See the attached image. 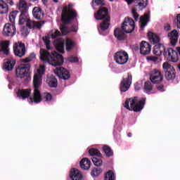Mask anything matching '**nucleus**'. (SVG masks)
<instances>
[{"label": "nucleus", "mask_w": 180, "mask_h": 180, "mask_svg": "<svg viewBox=\"0 0 180 180\" xmlns=\"http://www.w3.org/2000/svg\"><path fill=\"white\" fill-rule=\"evenodd\" d=\"M168 56L169 60V61H172V63H176L178 60H179V58L178 57V52L172 49V48H169L168 49Z\"/></svg>", "instance_id": "21"}, {"label": "nucleus", "mask_w": 180, "mask_h": 180, "mask_svg": "<svg viewBox=\"0 0 180 180\" xmlns=\"http://www.w3.org/2000/svg\"><path fill=\"white\" fill-rule=\"evenodd\" d=\"M18 13H19L18 11H14L10 13L8 18L12 25H15V20L16 19V16H18Z\"/></svg>", "instance_id": "32"}, {"label": "nucleus", "mask_w": 180, "mask_h": 180, "mask_svg": "<svg viewBox=\"0 0 180 180\" xmlns=\"http://www.w3.org/2000/svg\"><path fill=\"white\" fill-rule=\"evenodd\" d=\"M128 5H131L133 2H137V4L135 6H139V9L143 10L145 8H147L148 5V0H124Z\"/></svg>", "instance_id": "16"}, {"label": "nucleus", "mask_w": 180, "mask_h": 180, "mask_svg": "<svg viewBox=\"0 0 180 180\" xmlns=\"http://www.w3.org/2000/svg\"><path fill=\"white\" fill-rule=\"evenodd\" d=\"M158 89V91H160V92H162V91H164V86H159Z\"/></svg>", "instance_id": "62"}, {"label": "nucleus", "mask_w": 180, "mask_h": 180, "mask_svg": "<svg viewBox=\"0 0 180 180\" xmlns=\"http://www.w3.org/2000/svg\"><path fill=\"white\" fill-rule=\"evenodd\" d=\"M91 160L96 167H101V165H102V160L95 157H94Z\"/></svg>", "instance_id": "42"}, {"label": "nucleus", "mask_w": 180, "mask_h": 180, "mask_svg": "<svg viewBox=\"0 0 180 180\" xmlns=\"http://www.w3.org/2000/svg\"><path fill=\"white\" fill-rule=\"evenodd\" d=\"M9 12V6L4 0H0V15H5Z\"/></svg>", "instance_id": "22"}, {"label": "nucleus", "mask_w": 180, "mask_h": 180, "mask_svg": "<svg viewBox=\"0 0 180 180\" xmlns=\"http://www.w3.org/2000/svg\"><path fill=\"white\" fill-rule=\"evenodd\" d=\"M14 46H25V44L20 41H18L14 44Z\"/></svg>", "instance_id": "59"}, {"label": "nucleus", "mask_w": 180, "mask_h": 180, "mask_svg": "<svg viewBox=\"0 0 180 180\" xmlns=\"http://www.w3.org/2000/svg\"><path fill=\"white\" fill-rule=\"evenodd\" d=\"M46 71V67L43 65L39 66V68L37 70V72L34 75L33 85H34V96L33 98H30V103H40L41 102V94L39 88L41 85V75L44 74Z\"/></svg>", "instance_id": "3"}, {"label": "nucleus", "mask_w": 180, "mask_h": 180, "mask_svg": "<svg viewBox=\"0 0 180 180\" xmlns=\"http://www.w3.org/2000/svg\"><path fill=\"white\" fill-rule=\"evenodd\" d=\"M66 25L67 24L64 23L60 26V33H62L63 36H66V34H68L70 32V28Z\"/></svg>", "instance_id": "31"}, {"label": "nucleus", "mask_w": 180, "mask_h": 180, "mask_svg": "<svg viewBox=\"0 0 180 180\" xmlns=\"http://www.w3.org/2000/svg\"><path fill=\"white\" fill-rule=\"evenodd\" d=\"M101 172H102V169L101 167H95L93 169V170L91 172V176H98V175L101 174Z\"/></svg>", "instance_id": "38"}, {"label": "nucleus", "mask_w": 180, "mask_h": 180, "mask_svg": "<svg viewBox=\"0 0 180 180\" xmlns=\"http://www.w3.org/2000/svg\"><path fill=\"white\" fill-rule=\"evenodd\" d=\"M174 23L176 25L178 29H180V14L176 15V18L174 20Z\"/></svg>", "instance_id": "50"}, {"label": "nucleus", "mask_w": 180, "mask_h": 180, "mask_svg": "<svg viewBox=\"0 0 180 180\" xmlns=\"http://www.w3.org/2000/svg\"><path fill=\"white\" fill-rule=\"evenodd\" d=\"M114 60L117 64L124 65L129 61V54L126 51H117L114 55Z\"/></svg>", "instance_id": "8"}, {"label": "nucleus", "mask_w": 180, "mask_h": 180, "mask_svg": "<svg viewBox=\"0 0 180 180\" xmlns=\"http://www.w3.org/2000/svg\"><path fill=\"white\" fill-rule=\"evenodd\" d=\"M49 36H51V39H56L58 37V36H61V32L58 31V30H56L55 31H51L49 32Z\"/></svg>", "instance_id": "39"}, {"label": "nucleus", "mask_w": 180, "mask_h": 180, "mask_svg": "<svg viewBox=\"0 0 180 180\" xmlns=\"http://www.w3.org/2000/svg\"><path fill=\"white\" fill-rule=\"evenodd\" d=\"M70 177L72 180H84L82 173L77 169H72L70 171Z\"/></svg>", "instance_id": "19"}, {"label": "nucleus", "mask_w": 180, "mask_h": 180, "mask_svg": "<svg viewBox=\"0 0 180 180\" xmlns=\"http://www.w3.org/2000/svg\"><path fill=\"white\" fill-rule=\"evenodd\" d=\"M53 46H64V39L59 38L53 41Z\"/></svg>", "instance_id": "44"}, {"label": "nucleus", "mask_w": 180, "mask_h": 180, "mask_svg": "<svg viewBox=\"0 0 180 180\" xmlns=\"http://www.w3.org/2000/svg\"><path fill=\"white\" fill-rule=\"evenodd\" d=\"M122 29L116 28L114 30V36L117 39V40H126V33H133L134 29H136V22L133 18L127 17L124 18V22H122Z\"/></svg>", "instance_id": "2"}, {"label": "nucleus", "mask_w": 180, "mask_h": 180, "mask_svg": "<svg viewBox=\"0 0 180 180\" xmlns=\"http://www.w3.org/2000/svg\"><path fill=\"white\" fill-rule=\"evenodd\" d=\"M34 58H36V53H32L27 58L22 59V63H30V61L34 60Z\"/></svg>", "instance_id": "40"}, {"label": "nucleus", "mask_w": 180, "mask_h": 180, "mask_svg": "<svg viewBox=\"0 0 180 180\" xmlns=\"http://www.w3.org/2000/svg\"><path fill=\"white\" fill-rule=\"evenodd\" d=\"M135 90L136 91H140V84H139L136 83L135 84Z\"/></svg>", "instance_id": "61"}, {"label": "nucleus", "mask_w": 180, "mask_h": 180, "mask_svg": "<svg viewBox=\"0 0 180 180\" xmlns=\"http://www.w3.org/2000/svg\"><path fill=\"white\" fill-rule=\"evenodd\" d=\"M162 68L165 71V72H167L168 71H172L174 69V67L169 65V63L168 62H165L162 65Z\"/></svg>", "instance_id": "37"}, {"label": "nucleus", "mask_w": 180, "mask_h": 180, "mask_svg": "<svg viewBox=\"0 0 180 180\" xmlns=\"http://www.w3.org/2000/svg\"><path fill=\"white\" fill-rule=\"evenodd\" d=\"M65 46H74V41H72L71 39H66V44Z\"/></svg>", "instance_id": "55"}, {"label": "nucleus", "mask_w": 180, "mask_h": 180, "mask_svg": "<svg viewBox=\"0 0 180 180\" xmlns=\"http://www.w3.org/2000/svg\"><path fill=\"white\" fill-rule=\"evenodd\" d=\"M30 70V65L29 64H22L20 65L15 70L16 77L18 78H25Z\"/></svg>", "instance_id": "9"}, {"label": "nucleus", "mask_w": 180, "mask_h": 180, "mask_svg": "<svg viewBox=\"0 0 180 180\" xmlns=\"http://www.w3.org/2000/svg\"><path fill=\"white\" fill-rule=\"evenodd\" d=\"M74 50V46H66L67 51H72Z\"/></svg>", "instance_id": "57"}, {"label": "nucleus", "mask_w": 180, "mask_h": 180, "mask_svg": "<svg viewBox=\"0 0 180 180\" xmlns=\"http://www.w3.org/2000/svg\"><path fill=\"white\" fill-rule=\"evenodd\" d=\"M53 72L57 77H58V78H60L61 79H70L71 77L70 72L63 67L56 68L53 70Z\"/></svg>", "instance_id": "11"}, {"label": "nucleus", "mask_w": 180, "mask_h": 180, "mask_svg": "<svg viewBox=\"0 0 180 180\" xmlns=\"http://www.w3.org/2000/svg\"><path fill=\"white\" fill-rule=\"evenodd\" d=\"M17 9L18 13H29V5H27V2L25 0H19L17 4Z\"/></svg>", "instance_id": "14"}, {"label": "nucleus", "mask_w": 180, "mask_h": 180, "mask_svg": "<svg viewBox=\"0 0 180 180\" xmlns=\"http://www.w3.org/2000/svg\"><path fill=\"white\" fill-rule=\"evenodd\" d=\"M150 79L153 84H161L164 79V77L161 74V72L153 70L150 73Z\"/></svg>", "instance_id": "12"}, {"label": "nucleus", "mask_w": 180, "mask_h": 180, "mask_svg": "<svg viewBox=\"0 0 180 180\" xmlns=\"http://www.w3.org/2000/svg\"><path fill=\"white\" fill-rule=\"evenodd\" d=\"M140 53L143 56H147L151 53V46H140Z\"/></svg>", "instance_id": "29"}, {"label": "nucleus", "mask_w": 180, "mask_h": 180, "mask_svg": "<svg viewBox=\"0 0 180 180\" xmlns=\"http://www.w3.org/2000/svg\"><path fill=\"white\" fill-rule=\"evenodd\" d=\"M147 60H148V61H152V63H157V61H158V57H157V56H148Z\"/></svg>", "instance_id": "49"}, {"label": "nucleus", "mask_w": 180, "mask_h": 180, "mask_svg": "<svg viewBox=\"0 0 180 180\" xmlns=\"http://www.w3.org/2000/svg\"><path fill=\"white\" fill-rule=\"evenodd\" d=\"M148 37L153 44H157L158 43H160V37L157 35V34H154L151 32H149L148 33Z\"/></svg>", "instance_id": "23"}, {"label": "nucleus", "mask_w": 180, "mask_h": 180, "mask_svg": "<svg viewBox=\"0 0 180 180\" xmlns=\"http://www.w3.org/2000/svg\"><path fill=\"white\" fill-rule=\"evenodd\" d=\"M68 61H69V63H78V57L72 56L68 58Z\"/></svg>", "instance_id": "48"}, {"label": "nucleus", "mask_w": 180, "mask_h": 180, "mask_svg": "<svg viewBox=\"0 0 180 180\" xmlns=\"http://www.w3.org/2000/svg\"><path fill=\"white\" fill-rule=\"evenodd\" d=\"M168 37L170 38H178V31L176 30H172L168 34Z\"/></svg>", "instance_id": "45"}, {"label": "nucleus", "mask_w": 180, "mask_h": 180, "mask_svg": "<svg viewBox=\"0 0 180 180\" xmlns=\"http://www.w3.org/2000/svg\"><path fill=\"white\" fill-rule=\"evenodd\" d=\"M128 137H131V133L128 134Z\"/></svg>", "instance_id": "64"}, {"label": "nucleus", "mask_w": 180, "mask_h": 180, "mask_svg": "<svg viewBox=\"0 0 180 180\" xmlns=\"http://www.w3.org/2000/svg\"><path fill=\"white\" fill-rule=\"evenodd\" d=\"M165 78L167 81H172V79H175V70L166 72Z\"/></svg>", "instance_id": "30"}, {"label": "nucleus", "mask_w": 180, "mask_h": 180, "mask_svg": "<svg viewBox=\"0 0 180 180\" xmlns=\"http://www.w3.org/2000/svg\"><path fill=\"white\" fill-rule=\"evenodd\" d=\"M15 64H16V60L13 59V58L11 57L4 60V68L7 71H12L13 68L15 67Z\"/></svg>", "instance_id": "17"}, {"label": "nucleus", "mask_w": 180, "mask_h": 180, "mask_svg": "<svg viewBox=\"0 0 180 180\" xmlns=\"http://www.w3.org/2000/svg\"><path fill=\"white\" fill-rule=\"evenodd\" d=\"M148 22H150V15L145 14L144 15L141 16L140 17L141 29L146 27Z\"/></svg>", "instance_id": "24"}, {"label": "nucleus", "mask_w": 180, "mask_h": 180, "mask_svg": "<svg viewBox=\"0 0 180 180\" xmlns=\"http://www.w3.org/2000/svg\"><path fill=\"white\" fill-rule=\"evenodd\" d=\"M94 18L96 20H103L100 23V30L101 34L105 35L103 32L108 30L110 26V15H109V11L108 8H101L96 13H94Z\"/></svg>", "instance_id": "4"}, {"label": "nucleus", "mask_w": 180, "mask_h": 180, "mask_svg": "<svg viewBox=\"0 0 180 180\" xmlns=\"http://www.w3.org/2000/svg\"><path fill=\"white\" fill-rule=\"evenodd\" d=\"M46 82L51 88H56L57 86V79L53 75L48 77Z\"/></svg>", "instance_id": "26"}, {"label": "nucleus", "mask_w": 180, "mask_h": 180, "mask_svg": "<svg viewBox=\"0 0 180 180\" xmlns=\"http://www.w3.org/2000/svg\"><path fill=\"white\" fill-rule=\"evenodd\" d=\"M131 13L133 18L135 19L136 22L139 20V13H137V9H136V7H133L131 9Z\"/></svg>", "instance_id": "43"}, {"label": "nucleus", "mask_w": 180, "mask_h": 180, "mask_svg": "<svg viewBox=\"0 0 180 180\" xmlns=\"http://www.w3.org/2000/svg\"><path fill=\"white\" fill-rule=\"evenodd\" d=\"M78 30V27L76 25H72L70 30V32H77Z\"/></svg>", "instance_id": "56"}, {"label": "nucleus", "mask_w": 180, "mask_h": 180, "mask_svg": "<svg viewBox=\"0 0 180 180\" xmlns=\"http://www.w3.org/2000/svg\"><path fill=\"white\" fill-rule=\"evenodd\" d=\"M178 43V38H170V44L175 46Z\"/></svg>", "instance_id": "52"}, {"label": "nucleus", "mask_w": 180, "mask_h": 180, "mask_svg": "<svg viewBox=\"0 0 180 180\" xmlns=\"http://www.w3.org/2000/svg\"><path fill=\"white\" fill-rule=\"evenodd\" d=\"M44 99H45V102H50L52 99L51 94L49 93H44Z\"/></svg>", "instance_id": "46"}, {"label": "nucleus", "mask_w": 180, "mask_h": 180, "mask_svg": "<svg viewBox=\"0 0 180 180\" xmlns=\"http://www.w3.org/2000/svg\"><path fill=\"white\" fill-rule=\"evenodd\" d=\"M32 93V90L30 89H19L17 91V96L20 99H27L30 96V94Z\"/></svg>", "instance_id": "18"}, {"label": "nucleus", "mask_w": 180, "mask_h": 180, "mask_svg": "<svg viewBox=\"0 0 180 180\" xmlns=\"http://www.w3.org/2000/svg\"><path fill=\"white\" fill-rule=\"evenodd\" d=\"M13 51L17 57H23L26 54V48L25 46H15L13 47Z\"/></svg>", "instance_id": "20"}, {"label": "nucleus", "mask_w": 180, "mask_h": 180, "mask_svg": "<svg viewBox=\"0 0 180 180\" xmlns=\"http://www.w3.org/2000/svg\"><path fill=\"white\" fill-rule=\"evenodd\" d=\"M32 16L34 19L37 20H41L43 18H44V12L41 9V8L35 6L32 9Z\"/></svg>", "instance_id": "15"}, {"label": "nucleus", "mask_w": 180, "mask_h": 180, "mask_svg": "<svg viewBox=\"0 0 180 180\" xmlns=\"http://www.w3.org/2000/svg\"><path fill=\"white\" fill-rule=\"evenodd\" d=\"M165 29L168 32L169 30H171V25L169 24H167L165 26Z\"/></svg>", "instance_id": "60"}, {"label": "nucleus", "mask_w": 180, "mask_h": 180, "mask_svg": "<svg viewBox=\"0 0 180 180\" xmlns=\"http://www.w3.org/2000/svg\"><path fill=\"white\" fill-rule=\"evenodd\" d=\"M80 167L82 169H89L91 168V161L87 158H83L80 161Z\"/></svg>", "instance_id": "27"}, {"label": "nucleus", "mask_w": 180, "mask_h": 180, "mask_svg": "<svg viewBox=\"0 0 180 180\" xmlns=\"http://www.w3.org/2000/svg\"><path fill=\"white\" fill-rule=\"evenodd\" d=\"M9 53H11V50L8 46H0V57H1V58L9 56Z\"/></svg>", "instance_id": "25"}, {"label": "nucleus", "mask_w": 180, "mask_h": 180, "mask_svg": "<svg viewBox=\"0 0 180 180\" xmlns=\"http://www.w3.org/2000/svg\"><path fill=\"white\" fill-rule=\"evenodd\" d=\"M9 44H10L9 40L0 41V46H9Z\"/></svg>", "instance_id": "53"}, {"label": "nucleus", "mask_w": 180, "mask_h": 180, "mask_svg": "<svg viewBox=\"0 0 180 180\" xmlns=\"http://www.w3.org/2000/svg\"><path fill=\"white\" fill-rule=\"evenodd\" d=\"M3 34L6 37H13L16 34L15 24L6 23L4 27Z\"/></svg>", "instance_id": "10"}, {"label": "nucleus", "mask_w": 180, "mask_h": 180, "mask_svg": "<svg viewBox=\"0 0 180 180\" xmlns=\"http://www.w3.org/2000/svg\"><path fill=\"white\" fill-rule=\"evenodd\" d=\"M89 153L90 155H91L92 157H94V156L102 157V155L101 154V152H99V150H98L97 149H95V148H91V149L89 150Z\"/></svg>", "instance_id": "36"}, {"label": "nucleus", "mask_w": 180, "mask_h": 180, "mask_svg": "<svg viewBox=\"0 0 180 180\" xmlns=\"http://www.w3.org/2000/svg\"><path fill=\"white\" fill-rule=\"evenodd\" d=\"M47 50L41 49L39 51L40 58L41 61H45V63H49L53 67H58L63 65L64 63V58L63 55L58 54L55 51H51V46H46Z\"/></svg>", "instance_id": "1"}, {"label": "nucleus", "mask_w": 180, "mask_h": 180, "mask_svg": "<svg viewBox=\"0 0 180 180\" xmlns=\"http://www.w3.org/2000/svg\"><path fill=\"white\" fill-rule=\"evenodd\" d=\"M55 48L58 53H64V46H56Z\"/></svg>", "instance_id": "51"}, {"label": "nucleus", "mask_w": 180, "mask_h": 180, "mask_svg": "<svg viewBox=\"0 0 180 180\" xmlns=\"http://www.w3.org/2000/svg\"><path fill=\"white\" fill-rule=\"evenodd\" d=\"M26 23L27 27L28 29H32V30H40L43 27V25L46 23V21H34L29 18V13H20L18 25H22Z\"/></svg>", "instance_id": "5"}, {"label": "nucleus", "mask_w": 180, "mask_h": 180, "mask_svg": "<svg viewBox=\"0 0 180 180\" xmlns=\"http://www.w3.org/2000/svg\"><path fill=\"white\" fill-rule=\"evenodd\" d=\"M105 180H115V174L112 171H108L105 176Z\"/></svg>", "instance_id": "41"}, {"label": "nucleus", "mask_w": 180, "mask_h": 180, "mask_svg": "<svg viewBox=\"0 0 180 180\" xmlns=\"http://www.w3.org/2000/svg\"><path fill=\"white\" fill-rule=\"evenodd\" d=\"M42 39L46 46H50V43H51V41H50V35L45 36Z\"/></svg>", "instance_id": "47"}, {"label": "nucleus", "mask_w": 180, "mask_h": 180, "mask_svg": "<svg viewBox=\"0 0 180 180\" xmlns=\"http://www.w3.org/2000/svg\"><path fill=\"white\" fill-rule=\"evenodd\" d=\"M103 150L107 157H112V155H113V151L112 150V149H110V147L108 146H104L103 147Z\"/></svg>", "instance_id": "35"}, {"label": "nucleus", "mask_w": 180, "mask_h": 180, "mask_svg": "<svg viewBox=\"0 0 180 180\" xmlns=\"http://www.w3.org/2000/svg\"><path fill=\"white\" fill-rule=\"evenodd\" d=\"M4 2H6L8 6H13V5H15L13 0H6Z\"/></svg>", "instance_id": "54"}, {"label": "nucleus", "mask_w": 180, "mask_h": 180, "mask_svg": "<svg viewBox=\"0 0 180 180\" xmlns=\"http://www.w3.org/2000/svg\"><path fill=\"white\" fill-rule=\"evenodd\" d=\"M92 4H93V6H99V9L102 8H106V7H102V6H105V2H103V0H93Z\"/></svg>", "instance_id": "33"}, {"label": "nucleus", "mask_w": 180, "mask_h": 180, "mask_svg": "<svg viewBox=\"0 0 180 180\" xmlns=\"http://www.w3.org/2000/svg\"><path fill=\"white\" fill-rule=\"evenodd\" d=\"M151 91H153V85L151 84V82H146L144 85V92H146V94H150Z\"/></svg>", "instance_id": "34"}, {"label": "nucleus", "mask_w": 180, "mask_h": 180, "mask_svg": "<svg viewBox=\"0 0 180 180\" xmlns=\"http://www.w3.org/2000/svg\"><path fill=\"white\" fill-rule=\"evenodd\" d=\"M144 44H146V46H150V43L146 41H141L139 46H144Z\"/></svg>", "instance_id": "58"}, {"label": "nucleus", "mask_w": 180, "mask_h": 180, "mask_svg": "<svg viewBox=\"0 0 180 180\" xmlns=\"http://www.w3.org/2000/svg\"><path fill=\"white\" fill-rule=\"evenodd\" d=\"M131 79L132 77L130 74H128L127 77H124L120 84L121 92H126L129 91V88H130V85H131Z\"/></svg>", "instance_id": "13"}, {"label": "nucleus", "mask_w": 180, "mask_h": 180, "mask_svg": "<svg viewBox=\"0 0 180 180\" xmlns=\"http://www.w3.org/2000/svg\"><path fill=\"white\" fill-rule=\"evenodd\" d=\"M144 105H146V98H143L141 99H139L137 97H134L127 99L125 101L124 106L126 109H128V110L140 112V110H143V108H144Z\"/></svg>", "instance_id": "7"}, {"label": "nucleus", "mask_w": 180, "mask_h": 180, "mask_svg": "<svg viewBox=\"0 0 180 180\" xmlns=\"http://www.w3.org/2000/svg\"><path fill=\"white\" fill-rule=\"evenodd\" d=\"M53 1L57 4L58 2V0H53Z\"/></svg>", "instance_id": "63"}, {"label": "nucleus", "mask_w": 180, "mask_h": 180, "mask_svg": "<svg viewBox=\"0 0 180 180\" xmlns=\"http://www.w3.org/2000/svg\"><path fill=\"white\" fill-rule=\"evenodd\" d=\"M72 4H69L68 6H65L62 9L61 20L63 23L65 25H71L72 20L77 18L78 13L75 9H72Z\"/></svg>", "instance_id": "6"}, {"label": "nucleus", "mask_w": 180, "mask_h": 180, "mask_svg": "<svg viewBox=\"0 0 180 180\" xmlns=\"http://www.w3.org/2000/svg\"><path fill=\"white\" fill-rule=\"evenodd\" d=\"M162 53H165V46H154L153 54H155V56H161Z\"/></svg>", "instance_id": "28"}]
</instances>
